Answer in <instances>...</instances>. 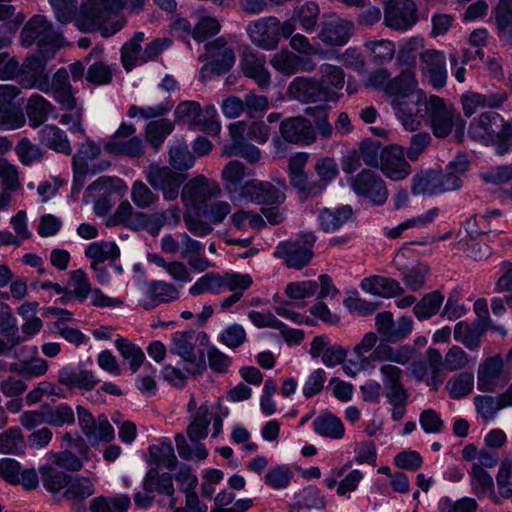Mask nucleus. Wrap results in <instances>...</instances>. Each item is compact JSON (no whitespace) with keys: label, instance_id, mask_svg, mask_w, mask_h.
Listing matches in <instances>:
<instances>
[{"label":"nucleus","instance_id":"61","mask_svg":"<svg viewBox=\"0 0 512 512\" xmlns=\"http://www.w3.org/2000/svg\"><path fill=\"white\" fill-rule=\"evenodd\" d=\"M320 83L329 88L332 92L340 90L344 86L345 73L339 66L324 63L320 66Z\"/></svg>","mask_w":512,"mask_h":512},{"label":"nucleus","instance_id":"39","mask_svg":"<svg viewBox=\"0 0 512 512\" xmlns=\"http://www.w3.org/2000/svg\"><path fill=\"white\" fill-rule=\"evenodd\" d=\"M471 486L478 497L489 495L490 499L499 504V496L494 491V481L491 475L480 464H473L471 468Z\"/></svg>","mask_w":512,"mask_h":512},{"label":"nucleus","instance_id":"64","mask_svg":"<svg viewBox=\"0 0 512 512\" xmlns=\"http://www.w3.org/2000/svg\"><path fill=\"white\" fill-rule=\"evenodd\" d=\"M496 484L498 488L497 495L501 498L509 499L512 497V461L505 460L501 462L496 475Z\"/></svg>","mask_w":512,"mask_h":512},{"label":"nucleus","instance_id":"57","mask_svg":"<svg viewBox=\"0 0 512 512\" xmlns=\"http://www.w3.org/2000/svg\"><path fill=\"white\" fill-rule=\"evenodd\" d=\"M47 362L42 358H35L31 361L14 362L9 365L8 370L25 378H34L44 375L47 372Z\"/></svg>","mask_w":512,"mask_h":512},{"label":"nucleus","instance_id":"28","mask_svg":"<svg viewBox=\"0 0 512 512\" xmlns=\"http://www.w3.org/2000/svg\"><path fill=\"white\" fill-rule=\"evenodd\" d=\"M58 382L69 389L91 391L100 382L94 371L65 366L59 370Z\"/></svg>","mask_w":512,"mask_h":512},{"label":"nucleus","instance_id":"13","mask_svg":"<svg viewBox=\"0 0 512 512\" xmlns=\"http://www.w3.org/2000/svg\"><path fill=\"white\" fill-rule=\"evenodd\" d=\"M353 191L374 205H383L388 198V190L382 177L369 169L359 172L351 180Z\"/></svg>","mask_w":512,"mask_h":512},{"label":"nucleus","instance_id":"49","mask_svg":"<svg viewBox=\"0 0 512 512\" xmlns=\"http://www.w3.org/2000/svg\"><path fill=\"white\" fill-rule=\"evenodd\" d=\"M46 424L53 427H63L75 423V413L72 407L67 403H61L51 406L45 403Z\"/></svg>","mask_w":512,"mask_h":512},{"label":"nucleus","instance_id":"54","mask_svg":"<svg viewBox=\"0 0 512 512\" xmlns=\"http://www.w3.org/2000/svg\"><path fill=\"white\" fill-rule=\"evenodd\" d=\"M208 412L209 410L206 405H201L197 409L193 420L187 427V435L191 441H199L207 437L208 426L210 424Z\"/></svg>","mask_w":512,"mask_h":512},{"label":"nucleus","instance_id":"38","mask_svg":"<svg viewBox=\"0 0 512 512\" xmlns=\"http://www.w3.org/2000/svg\"><path fill=\"white\" fill-rule=\"evenodd\" d=\"M353 215L350 205L336 208H323L319 212L318 220L323 231L335 232L340 229Z\"/></svg>","mask_w":512,"mask_h":512},{"label":"nucleus","instance_id":"41","mask_svg":"<svg viewBox=\"0 0 512 512\" xmlns=\"http://www.w3.org/2000/svg\"><path fill=\"white\" fill-rule=\"evenodd\" d=\"M500 114L496 112H484L471 124L470 133L474 137L495 136L498 132L496 129L506 124Z\"/></svg>","mask_w":512,"mask_h":512},{"label":"nucleus","instance_id":"37","mask_svg":"<svg viewBox=\"0 0 512 512\" xmlns=\"http://www.w3.org/2000/svg\"><path fill=\"white\" fill-rule=\"evenodd\" d=\"M55 107L43 96L33 94L28 99L26 105V114L29 125L32 128H38L43 125L50 115L53 114Z\"/></svg>","mask_w":512,"mask_h":512},{"label":"nucleus","instance_id":"62","mask_svg":"<svg viewBox=\"0 0 512 512\" xmlns=\"http://www.w3.org/2000/svg\"><path fill=\"white\" fill-rule=\"evenodd\" d=\"M293 472L285 465L271 467L264 476L266 485L277 489H285L289 486Z\"/></svg>","mask_w":512,"mask_h":512},{"label":"nucleus","instance_id":"25","mask_svg":"<svg viewBox=\"0 0 512 512\" xmlns=\"http://www.w3.org/2000/svg\"><path fill=\"white\" fill-rule=\"evenodd\" d=\"M380 169L393 181L403 180L411 173V166L404 157V150L397 145L386 147L381 151Z\"/></svg>","mask_w":512,"mask_h":512},{"label":"nucleus","instance_id":"45","mask_svg":"<svg viewBox=\"0 0 512 512\" xmlns=\"http://www.w3.org/2000/svg\"><path fill=\"white\" fill-rule=\"evenodd\" d=\"M173 130L174 124L169 119L162 118L150 121L145 128L146 141L157 151Z\"/></svg>","mask_w":512,"mask_h":512},{"label":"nucleus","instance_id":"22","mask_svg":"<svg viewBox=\"0 0 512 512\" xmlns=\"http://www.w3.org/2000/svg\"><path fill=\"white\" fill-rule=\"evenodd\" d=\"M141 307L150 311L161 304L173 302L179 298L178 286L163 280H150L143 285Z\"/></svg>","mask_w":512,"mask_h":512},{"label":"nucleus","instance_id":"50","mask_svg":"<svg viewBox=\"0 0 512 512\" xmlns=\"http://www.w3.org/2000/svg\"><path fill=\"white\" fill-rule=\"evenodd\" d=\"M40 474L44 488L53 493L66 487L71 477L53 464L43 465L40 468Z\"/></svg>","mask_w":512,"mask_h":512},{"label":"nucleus","instance_id":"58","mask_svg":"<svg viewBox=\"0 0 512 512\" xmlns=\"http://www.w3.org/2000/svg\"><path fill=\"white\" fill-rule=\"evenodd\" d=\"M73 288L65 292L67 299H76L79 302L85 301L92 292L91 284L87 274L81 270H75L71 273Z\"/></svg>","mask_w":512,"mask_h":512},{"label":"nucleus","instance_id":"36","mask_svg":"<svg viewBox=\"0 0 512 512\" xmlns=\"http://www.w3.org/2000/svg\"><path fill=\"white\" fill-rule=\"evenodd\" d=\"M326 508V497L322 491L314 486L308 485L294 495L292 509L301 510H323Z\"/></svg>","mask_w":512,"mask_h":512},{"label":"nucleus","instance_id":"6","mask_svg":"<svg viewBox=\"0 0 512 512\" xmlns=\"http://www.w3.org/2000/svg\"><path fill=\"white\" fill-rule=\"evenodd\" d=\"M197 340L193 330L177 331L171 339L170 352L186 363L185 371L191 376L202 375L207 369L204 351L195 350Z\"/></svg>","mask_w":512,"mask_h":512},{"label":"nucleus","instance_id":"20","mask_svg":"<svg viewBox=\"0 0 512 512\" xmlns=\"http://www.w3.org/2000/svg\"><path fill=\"white\" fill-rule=\"evenodd\" d=\"M220 192V187L216 182L201 175L189 180L183 186L181 198L185 206L196 208L208 200L218 197Z\"/></svg>","mask_w":512,"mask_h":512},{"label":"nucleus","instance_id":"31","mask_svg":"<svg viewBox=\"0 0 512 512\" xmlns=\"http://www.w3.org/2000/svg\"><path fill=\"white\" fill-rule=\"evenodd\" d=\"M270 64L276 71L285 76H291L300 71L310 72L315 66L312 60L303 59L287 49L274 54L270 59Z\"/></svg>","mask_w":512,"mask_h":512},{"label":"nucleus","instance_id":"44","mask_svg":"<svg viewBox=\"0 0 512 512\" xmlns=\"http://www.w3.org/2000/svg\"><path fill=\"white\" fill-rule=\"evenodd\" d=\"M95 493L92 481L84 476L76 475L70 477L64 492V497L75 503H81Z\"/></svg>","mask_w":512,"mask_h":512},{"label":"nucleus","instance_id":"7","mask_svg":"<svg viewBox=\"0 0 512 512\" xmlns=\"http://www.w3.org/2000/svg\"><path fill=\"white\" fill-rule=\"evenodd\" d=\"M135 133L136 126L133 123L122 122L109 141L104 144V150L110 155L131 159L141 158L145 154V143Z\"/></svg>","mask_w":512,"mask_h":512},{"label":"nucleus","instance_id":"15","mask_svg":"<svg viewBox=\"0 0 512 512\" xmlns=\"http://www.w3.org/2000/svg\"><path fill=\"white\" fill-rule=\"evenodd\" d=\"M417 22V7L412 0H388L384 24L395 31H407Z\"/></svg>","mask_w":512,"mask_h":512},{"label":"nucleus","instance_id":"4","mask_svg":"<svg viewBox=\"0 0 512 512\" xmlns=\"http://www.w3.org/2000/svg\"><path fill=\"white\" fill-rule=\"evenodd\" d=\"M287 184L284 179L271 181L251 179L244 182L239 201L262 206L279 207L286 200Z\"/></svg>","mask_w":512,"mask_h":512},{"label":"nucleus","instance_id":"63","mask_svg":"<svg viewBox=\"0 0 512 512\" xmlns=\"http://www.w3.org/2000/svg\"><path fill=\"white\" fill-rule=\"evenodd\" d=\"M15 152L23 165H31L42 159V150L32 143L28 138L24 137L15 146Z\"/></svg>","mask_w":512,"mask_h":512},{"label":"nucleus","instance_id":"32","mask_svg":"<svg viewBox=\"0 0 512 512\" xmlns=\"http://www.w3.org/2000/svg\"><path fill=\"white\" fill-rule=\"evenodd\" d=\"M489 327L488 319H477L472 323L458 322L453 331L454 339L469 350H476L481 345V338Z\"/></svg>","mask_w":512,"mask_h":512},{"label":"nucleus","instance_id":"52","mask_svg":"<svg viewBox=\"0 0 512 512\" xmlns=\"http://www.w3.org/2000/svg\"><path fill=\"white\" fill-rule=\"evenodd\" d=\"M222 275L217 272H207L197 279V281L189 288L191 296H198L204 293H212L218 295L222 293Z\"/></svg>","mask_w":512,"mask_h":512},{"label":"nucleus","instance_id":"16","mask_svg":"<svg viewBox=\"0 0 512 512\" xmlns=\"http://www.w3.org/2000/svg\"><path fill=\"white\" fill-rule=\"evenodd\" d=\"M145 179L155 190H161L166 200L177 198L183 182L181 174L167 166L160 167L155 164L149 165L145 171Z\"/></svg>","mask_w":512,"mask_h":512},{"label":"nucleus","instance_id":"33","mask_svg":"<svg viewBox=\"0 0 512 512\" xmlns=\"http://www.w3.org/2000/svg\"><path fill=\"white\" fill-rule=\"evenodd\" d=\"M380 373L388 403L407 402L409 393L401 381L402 370L395 365L385 364L381 366Z\"/></svg>","mask_w":512,"mask_h":512},{"label":"nucleus","instance_id":"55","mask_svg":"<svg viewBox=\"0 0 512 512\" xmlns=\"http://www.w3.org/2000/svg\"><path fill=\"white\" fill-rule=\"evenodd\" d=\"M130 197L132 202L139 209L151 208L159 201L158 195L140 180L132 184Z\"/></svg>","mask_w":512,"mask_h":512},{"label":"nucleus","instance_id":"42","mask_svg":"<svg viewBox=\"0 0 512 512\" xmlns=\"http://www.w3.org/2000/svg\"><path fill=\"white\" fill-rule=\"evenodd\" d=\"M314 431L330 439H341L344 436L345 428L340 418L333 414H322L313 421Z\"/></svg>","mask_w":512,"mask_h":512},{"label":"nucleus","instance_id":"29","mask_svg":"<svg viewBox=\"0 0 512 512\" xmlns=\"http://www.w3.org/2000/svg\"><path fill=\"white\" fill-rule=\"evenodd\" d=\"M421 68L428 75L431 85L439 89L446 84V56L443 51L426 50L421 54Z\"/></svg>","mask_w":512,"mask_h":512},{"label":"nucleus","instance_id":"10","mask_svg":"<svg viewBox=\"0 0 512 512\" xmlns=\"http://www.w3.org/2000/svg\"><path fill=\"white\" fill-rule=\"evenodd\" d=\"M49 60L46 55H40L38 52L27 56L18 68L20 83L25 88H35L48 94L51 86L49 84L51 71L47 68Z\"/></svg>","mask_w":512,"mask_h":512},{"label":"nucleus","instance_id":"5","mask_svg":"<svg viewBox=\"0 0 512 512\" xmlns=\"http://www.w3.org/2000/svg\"><path fill=\"white\" fill-rule=\"evenodd\" d=\"M294 31L293 23L287 21L281 24L274 16L259 18L247 27L252 43L265 50L275 49L281 37L289 38Z\"/></svg>","mask_w":512,"mask_h":512},{"label":"nucleus","instance_id":"47","mask_svg":"<svg viewBox=\"0 0 512 512\" xmlns=\"http://www.w3.org/2000/svg\"><path fill=\"white\" fill-rule=\"evenodd\" d=\"M115 347L120 355L128 361L131 372H138L145 361V354L143 350L123 337H119L115 340Z\"/></svg>","mask_w":512,"mask_h":512},{"label":"nucleus","instance_id":"53","mask_svg":"<svg viewBox=\"0 0 512 512\" xmlns=\"http://www.w3.org/2000/svg\"><path fill=\"white\" fill-rule=\"evenodd\" d=\"M218 114L214 106H207L200 109L195 121L190 127L197 129L209 135H216L219 133L221 126L217 120Z\"/></svg>","mask_w":512,"mask_h":512},{"label":"nucleus","instance_id":"23","mask_svg":"<svg viewBox=\"0 0 512 512\" xmlns=\"http://www.w3.org/2000/svg\"><path fill=\"white\" fill-rule=\"evenodd\" d=\"M353 30L354 23L351 20L331 17L320 23L317 38L328 46H344L351 38Z\"/></svg>","mask_w":512,"mask_h":512},{"label":"nucleus","instance_id":"21","mask_svg":"<svg viewBox=\"0 0 512 512\" xmlns=\"http://www.w3.org/2000/svg\"><path fill=\"white\" fill-rule=\"evenodd\" d=\"M19 93L16 85L0 84V130H16L24 126V115L13 106Z\"/></svg>","mask_w":512,"mask_h":512},{"label":"nucleus","instance_id":"11","mask_svg":"<svg viewBox=\"0 0 512 512\" xmlns=\"http://www.w3.org/2000/svg\"><path fill=\"white\" fill-rule=\"evenodd\" d=\"M444 362L441 352L434 347H429L425 359L412 361L408 371L417 382L424 381L430 375L427 385L436 390L445 378L443 374Z\"/></svg>","mask_w":512,"mask_h":512},{"label":"nucleus","instance_id":"51","mask_svg":"<svg viewBox=\"0 0 512 512\" xmlns=\"http://www.w3.org/2000/svg\"><path fill=\"white\" fill-rule=\"evenodd\" d=\"M0 334L8 337L11 347H15L23 341L18 333L17 319L13 316L11 308L0 303Z\"/></svg>","mask_w":512,"mask_h":512},{"label":"nucleus","instance_id":"43","mask_svg":"<svg viewBox=\"0 0 512 512\" xmlns=\"http://www.w3.org/2000/svg\"><path fill=\"white\" fill-rule=\"evenodd\" d=\"M444 294L433 291L425 294L420 301L413 306V313L419 321L430 319L436 315L443 304Z\"/></svg>","mask_w":512,"mask_h":512},{"label":"nucleus","instance_id":"26","mask_svg":"<svg viewBox=\"0 0 512 512\" xmlns=\"http://www.w3.org/2000/svg\"><path fill=\"white\" fill-rule=\"evenodd\" d=\"M508 100V93L502 89L489 91L485 94L471 92L461 97L463 111L471 116L477 109H498Z\"/></svg>","mask_w":512,"mask_h":512},{"label":"nucleus","instance_id":"30","mask_svg":"<svg viewBox=\"0 0 512 512\" xmlns=\"http://www.w3.org/2000/svg\"><path fill=\"white\" fill-rule=\"evenodd\" d=\"M447 178L439 170H428L416 174L412 179L413 195L435 196L446 191Z\"/></svg>","mask_w":512,"mask_h":512},{"label":"nucleus","instance_id":"18","mask_svg":"<svg viewBox=\"0 0 512 512\" xmlns=\"http://www.w3.org/2000/svg\"><path fill=\"white\" fill-rule=\"evenodd\" d=\"M245 129L246 125L242 121L230 124L229 132L232 141L224 147L222 155L226 157H240L253 165L260 161L261 150L243 137Z\"/></svg>","mask_w":512,"mask_h":512},{"label":"nucleus","instance_id":"35","mask_svg":"<svg viewBox=\"0 0 512 512\" xmlns=\"http://www.w3.org/2000/svg\"><path fill=\"white\" fill-rule=\"evenodd\" d=\"M245 170V166L237 160L230 161L222 170L224 188L231 200H239L241 197Z\"/></svg>","mask_w":512,"mask_h":512},{"label":"nucleus","instance_id":"60","mask_svg":"<svg viewBox=\"0 0 512 512\" xmlns=\"http://www.w3.org/2000/svg\"><path fill=\"white\" fill-rule=\"evenodd\" d=\"M149 453L158 465L166 467L168 470H173L177 464V458L174 448L170 441H163L158 445H151Z\"/></svg>","mask_w":512,"mask_h":512},{"label":"nucleus","instance_id":"12","mask_svg":"<svg viewBox=\"0 0 512 512\" xmlns=\"http://www.w3.org/2000/svg\"><path fill=\"white\" fill-rule=\"evenodd\" d=\"M510 381L509 373L504 369L501 356L486 358L478 367L477 388L482 392H496Z\"/></svg>","mask_w":512,"mask_h":512},{"label":"nucleus","instance_id":"9","mask_svg":"<svg viewBox=\"0 0 512 512\" xmlns=\"http://www.w3.org/2000/svg\"><path fill=\"white\" fill-rule=\"evenodd\" d=\"M76 412L80 430L92 446L110 443L114 439V428L104 414L95 418L88 409L80 405L76 407Z\"/></svg>","mask_w":512,"mask_h":512},{"label":"nucleus","instance_id":"24","mask_svg":"<svg viewBox=\"0 0 512 512\" xmlns=\"http://www.w3.org/2000/svg\"><path fill=\"white\" fill-rule=\"evenodd\" d=\"M279 130L283 140L291 144L305 146L316 140L313 125L304 117H290L282 120Z\"/></svg>","mask_w":512,"mask_h":512},{"label":"nucleus","instance_id":"19","mask_svg":"<svg viewBox=\"0 0 512 512\" xmlns=\"http://www.w3.org/2000/svg\"><path fill=\"white\" fill-rule=\"evenodd\" d=\"M290 94L301 102L335 101L336 93L310 77H296L289 85Z\"/></svg>","mask_w":512,"mask_h":512},{"label":"nucleus","instance_id":"1","mask_svg":"<svg viewBox=\"0 0 512 512\" xmlns=\"http://www.w3.org/2000/svg\"><path fill=\"white\" fill-rule=\"evenodd\" d=\"M417 86L415 74L410 71L402 72L386 85L385 94L392 98L397 119L406 130L414 131L427 117L436 137L448 136V111L444 100L435 95L427 99Z\"/></svg>","mask_w":512,"mask_h":512},{"label":"nucleus","instance_id":"8","mask_svg":"<svg viewBox=\"0 0 512 512\" xmlns=\"http://www.w3.org/2000/svg\"><path fill=\"white\" fill-rule=\"evenodd\" d=\"M315 241L316 236L308 232L297 241L280 242L274 251V256L282 259L288 268L300 270L310 263Z\"/></svg>","mask_w":512,"mask_h":512},{"label":"nucleus","instance_id":"27","mask_svg":"<svg viewBox=\"0 0 512 512\" xmlns=\"http://www.w3.org/2000/svg\"><path fill=\"white\" fill-rule=\"evenodd\" d=\"M265 64V55L250 50L245 51L240 60L243 74L253 79L261 89H265L271 84V75L265 68Z\"/></svg>","mask_w":512,"mask_h":512},{"label":"nucleus","instance_id":"56","mask_svg":"<svg viewBox=\"0 0 512 512\" xmlns=\"http://www.w3.org/2000/svg\"><path fill=\"white\" fill-rule=\"evenodd\" d=\"M319 14L320 9L318 4L312 1L306 2L302 6L294 9V17L299 22L301 28L307 33L314 30Z\"/></svg>","mask_w":512,"mask_h":512},{"label":"nucleus","instance_id":"40","mask_svg":"<svg viewBox=\"0 0 512 512\" xmlns=\"http://www.w3.org/2000/svg\"><path fill=\"white\" fill-rule=\"evenodd\" d=\"M85 256L91 259L90 266H96L105 261L114 262L120 256V250L115 242H92L87 246Z\"/></svg>","mask_w":512,"mask_h":512},{"label":"nucleus","instance_id":"3","mask_svg":"<svg viewBox=\"0 0 512 512\" xmlns=\"http://www.w3.org/2000/svg\"><path fill=\"white\" fill-rule=\"evenodd\" d=\"M62 31L56 28L46 16L34 15L23 26L20 33V43L29 48L36 44L37 52L53 59L57 51L63 46Z\"/></svg>","mask_w":512,"mask_h":512},{"label":"nucleus","instance_id":"46","mask_svg":"<svg viewBox=\"0 0 512 512\" xmlns=\"http://www.w3.org/2000/svg\"><path fill=\"white\" fill-rule=\"evenodd\" d=\"M25 449L26 441L19 427H10L0 433V453L21 455Z\"/></svg>","mask_w":512,"mask_h":512},{"label":"nucleus","instance_id":"2","mask_svg":"<svg viewBox=\"0 0 512 512\" xmlns=\"http://www.w3.org/2000/svg\"><path fill=\"white\" fill-rule=\"evenodd\" d=\"M122 5V0H86L80 6L76 26L82 32L98 31L102 37H111L127 23Z\"/></svg>","mask_w":512,"mask_h":512},{"label":"nucleus","instance_id":"48","mask_svg":"<svg viewBox=\"0 0 512 512\" xmlns=\"http://www.w3.org/2000/svg\"><path fill=\"white\" fill-rule=\"evenodd\" d=\"M494 13L499 36L512 45V0H500Z\"/></svg>","mask_w":512,"mask_h":512},{"label":"nucleus","instance_id":"59","mask_svg":"<svg viewBox=\"0 0 512 512\" xmlns=\"http://www.w3.org/2000/svg\"><path fill=\"white\" fill-rule=\"evenodd\" d=\"M288 176L291 186L297 190L302 200L321 194V186L316 184L315 181H309L305 171L289 174Z\"/></svg>","mask_w":512,"mask_h":512},{"label":"nucleus","instance_id":"17","mask_svg":"<svg viewBox=\"0 0 512 512\" xmlns=\"http://www.w3.org/2000/svg\"><path fill=\"white\" fill-rule=\"evenodd\" d=\"M206 55L202 56L208 61L204 69H209L212 74L223 75L231 70L235 64V54L231 47L222 38H216L205 44Z\"/></svg>","mask_w":512,"mask_h":512},{"label":"nucleus","instance_id":"34","mask_svg":"<svg viewBox=\"0 0 512 512\" xmlns=\"http://www.w3.org/2000/svg\"><path fill=\"white\" fill-rule=\"evenodd\" d=\"M39 141L42 145L57 153L70 155L72 146L65 131L54 124L44 125L38 131Z\"/></svg>","mask_w":512,"mask_h":512},{"label":"nucleus","instance_id":"14","mask_svg":"<svg viewBox=\"0 0 512 512\" xmlns=\"http://www.w3.org/2000/svg\"><path fill=\"white\" fill-rule=\"evenodd\" d=\"M375 328L384 341L397 343L412 333L414 321L409 316H401L395 320L390 311H382L375 316Z\"/></svg>","mask_w":512,"mask_h":512}]
</instances>
